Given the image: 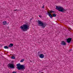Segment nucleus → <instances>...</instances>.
I'll list each match as a JSON object with an SVG mask.
<instances>
[{
	"instance_id": "f257e3e1",
	"label": "nucleus",
	"mask_w": 73,
	"mask_h": 73,
	"mask_svg": "<svg viewBox=\"0 0 73 73\" xmlns=\"http://www.w3.org/2000/svg\"><path fill=\"white\" fill-rule=\"evenodd\" d=\"M20 28L21 29V30L24 32L27 31V30L29 29V25L28 24V23H27V24H23V26H21Z\"/></svg>"
},
{
	"instance_id": "f03ea898",
	"label": "nucleus",
	"mask_w": 73,
	"mask_h": 73,
	"mask_svg": "<svg viewBox=\"0 0 73 73\" xmlns=\"http://www.w3.org/2000/svg\"><path fill=\"white\" fill-rule=\"evenodd\" d=\"M56 9H57V10L59 12H63V13H65V12H66V9L60 6H56Z\"/></svg>"
},
{
	"instance_id": "7ed1b4c3",
	"label": "nucleus",
	"mask_w": 73,
	"mask_h": 73,
	"mask_svg": "<svg viewBox=\"0 0 73 73\" xmlns=\"http://www.w3.org/2000/svg\"><path fill=\"white\" fill-rule=\"evenodd\" d=\"M38 22L39 25L40 27H42V28L44 29L46 27V23H43L40 20H38Z\"/></svg>"
},
{
	"instance_id": "20e7f679",
	"label": "nucleus",
	"mask_w": 73,
	"mask_h": 73,
	"mask_svg": "<svg viewBox=\"0 0 73 73\" xmlns=\"http://www.w3.org/2000/svg\"><path fill=\"white\" fill-rule=\"evenodd\" d=\"M17 68L18 70H21V69H25V67L23 65L20 64V63H18L17 64Z\"/></svg>"
},
{
	"instance_id": "39448f33",
	"label": "nucleus",
	"mask_w": 73,
	"mask_h": 73,
	"mask_svg": "<svg viewBox=\"0 0 73 73\" xmlns=\"http://www.w3.org/2000/svg\"><path fill=\"white\" fill-rule=\"evenodd\" d=\"M56 13L55 11H53L50 10L49 11V12H48L47 13L48 14V15L51 18V19H52V17H52V14H51V13Z\"/></svg>"
},
{
	"instance_id": "423d86ee",
	"label": "nucleus",
	"mask_w": 73,
	"mask_h": 73,
	"mask_svg": "<svg viewBox=\"0 0 73 73\" xmlns=\"http://www.w3.org/2000/svg\"><path fill=\"white\" fill-rule=\"evenodd\" d=\"M9 68H11V69H15V65L14 64H9L8 65Z\"/></svg>"
},
{
	"instance_id": "0eeeda50",
	"label": "nucleus",
	"mask_w": 73,
	"mask_h": 73,
	"mask_svg": "<svg viewBox=\"0 0 73 73\" xmlns=\"http://www.w3.org/2000/svg\"><path fill=\"white\" fill-rule=\"evenodd\" d=\"M66 40H67V42H68V43H70V41H72V38H69L68 39L66 38Z\"/></svg>"
},
{
	"instance_id": "6e6552de",
	"label": "nucleus",
	"mask_w": 73,
	"mask_h": 73,
	"mask_svg": "<svg viewBox=\"0 0 73 73\" xmlns=\"http://www.w3.org/2000/svg\"><path fill=\"white\" fill-rule=\"evenodd\" d=\"M61 44L62 45H66V43L64 41H62L61 43Z\"/></svg>"
},
{
	"instance_id": "1a4fd4ad",
	"label": "nucleus",
	"mask_w": 73,
	"mask_h": 73,
	"mask_svg": "<svg viewBox=\"0 0 73 73\" xmlns=\"http://www.w3.org/2000/svg\"><path fill=\"white\" fill-rule=\"evenodd\" d=\"M39 57L41 58H43L44 57V55L42 54H41L40 55Z\"/></svg>"
},
{
	"instance_id": "9d476101",
	"label": "nucleus",
	"mask_w": 73,
	"mask_h": 73,
	"mask_svg": "<svg viewBox=\"0 0 73 73\" xmlns=\"http://www.w3.org/2000/svg\"><path fill=\"white\" fill-rule=\"evenodd\" d=\"M13 46V44L12 43H11L10 45L9 46V47H10V48H11Z\"/></svg>"
},
{
	"instance_id": "9b49d317",
	"label": "nucleus",
	"mask_w": 73,
	"mask_h": 73,
	"mask_svg": "<svg viewBox=\"0 0 73 73\" xmlns=\"http://www.w3.org/2000/svg\"><path fill=\"white\" fill-rule=\"evenodd\" d=\"M3 25H6V24H7V21H4L3 22Z\"/></svg>"
},
{
	"instance_id": "f8f14e48",
	"label": "nucleus",
	"mask_w": 73,
	"mask_h": 73,
	"mask_svg": "<svg viewBox=\"0 0 73 73\" xmlns=\"http://www.w3.org/2000/svg\"><path fill=\"white\" fill-rule=\"evenodd\" d=\"M40 53H41L40 52H38V56H40V55L41 54Z\"/></svg>"
},
{
	"instance_id": "ddd939ff",
	"label": "nucleus",
	"mask_w": 73,
	"mask_h": 73,
	"mask_svg": "<svg viewBox=\"0 0 73 73\" xmlns=\"http://www.w3.org/2000/svg\"><path fill=\"white\" fill-rule=\"evenodd\" d=\"M11 58H12V59H15V57L13 56H11Z\"/></svg>"
},
{
	"instance_id": "4468645a",
	"label": "nucleus",
	"mask_w": 73,
	"mask_h": 73,
	"mask_svg": "<svg viewBox=\"0 0 73 73\" xmlns=\"http://www.w3.org/2000/svg\"><path fill=\"white\" fill-rule=\"evenodd\" d=\"M4 48L5 49H8L9 48L7 46H4Z\"/></svg>"
},
{
	"instance_id": "2eb2a0df",
	"label": "nucleus",
	"mask_w": 73,
	"mask_h": 73,
	"mask_svg": "<svg viewBox=\"0 0 73 73\" xmlns=\"http://www.w3.org/2000/svg\"><path fill=\"white\" fill-rule=\"evenodd\" d=\"M52 17H56V14L55 13H53L52 14Z\"/></svg>"
},
{
	"instance_id": "dca6fc26",
	"label": "nucleus",
	"mask_w": 73,
	"mask_h": 73,
	"mask_svg": "<svg viewBox=\"0 0 73 73\" xmlns=\"http://www.w3.org/2000/svg\"><path fill=\"white\" fill-rule=\"evenodd\" d=\"M24 59L22 60H21L20 62H23V61H24Z\"/></svg>"
},
{
	"instance_id": "f3484780",
	"label": "nucleus",
	"mask_w": 73,
	"mask_h": 73,
	"mask_svg": "<svg viewBox=\"0 0 73 73\" xmlns=\"http://www.w3.org/2000/svg\"><path fill=\"white\" fill-rule=\"evenodd\" d=\"M20 11L19 10L15 9L14 10V11Z\"/></svg>"
},
{
	"instance_id": "a211bd4d",
	"label": "nucleus",
	"mask_w": 73,
	"mask_h": 73,
	"mask_svg": "<svg viewBox=\"0 0 73 73\" xmlns=\"http://www.w3.org/2000/svg\"><path fill=\"white\" fill-rule=\"evenodd\" d=\"M43 5V7H42V8H44V5Z\"/></svg>"
},
{
	"instance_id": "6ab92c4d",
	"label": "nucleus",
	"mask_w": 73,
	"mask_h": 73,
	"mask_svg": "<svg viewBox=\"0 0 73 73\" xmlns=\"http://www.w3.org/2000/svg\"><path fill=\"white\" fill-rule=\"evenodd\" d=\"M12 73H16V72H13Z\"/></svg>"
},
{
	"instance_id": "aec40b11",
	"label": "nucleus",
	"mask_w": 73,
	"mask_h": 73,
	"mask_svg": "<svg viewBox=\"0 0 73 73\" xmlns=\"http://www.w3.org/2000/svg\"><path fill=\"white\" fill-rule=\"evenodd\" d=\"M71 50H72L70 49V50H69V52H70V51H71Z\"/></svg>"
},
{
	"instance_id": "412c9836",
	"label": "nucleus",
	"mask_w": 73,
	"mask_h": 73,
	"mask_svg": "<svg viewBox=\"0 0 73 73\" xmlns=\"http://www.w3.org/2000/svg\"><path fill=\"white\" fill-rule=\"evenodd\" d=\"M39 17H40V18H41V16H40V15H39Z\"/></svg>"
},
{
	"instance_id": "4be33fe9",
	"label": "nucleus",
	"mask_w": 73,
	"mask_h": 73,
	"mask_svg": "<svg viewBox=\"0 0 73 73\" xmlns=\"http://www.w3.org/2000/svg\"><path fill=\"white\" fill-rule=\"evenodd\" d=\"M31 20H32V19H30V21H31Z\"/></svg>"
},
{
	"instance_id": "5701e85b",
	"label": "nucleus",
	"mask_w": 73,
	"mask_h": 73,
	"mask_svg": "<svg viewBox=\"0 0 73 73\" xmlns=\"http://www.w3.org/2000/svg\"><path fill=\"white\" fill-rule=\"evenodd\" d=\"M30 61L31 62H32V61L31 60H30Z\"/></svg>"
},
{
	"instance_id": "b1692460",
	"label": "nucleus",
	"mask_w": 73,
	"mask_h": 73,
	"mask_svg": "<svg viewBox=\"0 0 73 73\" xmlns=\"http://www.w3.org/2000/svg\"><path fill=\"white\" fill-rule=\"evenodd\" d=\"M40 73H43V72H40Z\"/></svg>"
},
{
	"instance_id": "393cba45",
	"label": "nucleus",
	"mask_w": 73,
	"mask_h": 73,
	"mask_svg": "<svg viewBox=\"0 0 73 73\" xmlns=\"http://www.w3.org/2000/svg\"><path fill=\"white\" fill-rule=\"evenodd\" d=\"M8 28H9V27H8Z\"/></svg>"
}]
</instances>
